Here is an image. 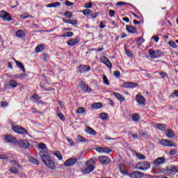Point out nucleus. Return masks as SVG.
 <instances>
[{
	"label": "nucleus",
	"mask_w": 178,
	"mask_h": 178,
	"mask_svg": "<svg viewBox=\"0 0 178 178\" xmlns=\"http://www.w3.org/2000/svg\"><path fill=\"white\" fill-rule=\"evenodd\" d=\"M40 159H42L44 165H46V166L49 168V169H52V170L55 169L56 168L55 162L52 161V159L51 158V156H49L47 154H43L40 156Z\"/></svg>",
	"instance_id": "1"
},
{
	"label": "nucleus",
	"mask_w": 178,
	"mask_h": 178,
	"mask_svg": "<svg viewBox=\"0 0 178 178\" xmlns=\"http://www.w3.org/2000/svg\"><path fill=\"white\" fill-rule=\"evenodd\" d=\"M135 168L138 170H148L151 168V165L148 161H140L136 165Z\"/></svg>",
	"instance_id": "2"
},
{
	"label": "nucleus",
	"mask_w": 178,
	"mask_h": 178,
	"mask_svg": "<svg viewBox=\"0 0 178 178\" xmlns=\"http://www.w3.org/2000/svg\"><path fill=\"white\" fill-rule=\"evenodd\" d=\"M91 163H94V159H90L88 161L86 164L88 168H86L82 170V173H83V175H88L95 169V167H94Z\"/></svg>",
	"instance_id": "3"
},
{
	"label": "nucleus",
	"mask_w": 178,
	"mask_h": 178,
	"mask_svg": "<svg viewBox=\"0 0 178 178\" xmlns=\"http://www.w3.org/2000/svg\"><path fill=\"white\" fill-rule=\"evenodd\" d=\"M12 129L15 133H17L18 134H26L27 133V130H26V129L19 125H13Z\"/></svg>",
	"instance_id": "4"
},
{
	"label": "nucleus",
	"mask_w": 178,
	"mask_h": 178,
	"mask_svg": "<svg viewBox=\"0 0 178 178\" xmlns=\"http://www.w3.org/2000/svg\"><path fill=\"white\" fill-rule=\"evenodd\" d=\"M0 17L1 19H3L4 22H11L12 21V17L10 16V14H9L8 12L5 10H1L0 11Z\"/></svg>",
	"instance_id": "5"
},
{
	"label": "nucleus",
	"mask_w": 178,
	"mask_h": 178,
	"mask_svg": "<svg viewBox=\"0 0 178 178\" xmlns=\"http://www.w3.org/2000/svg\"><path fill=\"white\" fill-rule=\"evenodd\" d=\"M149 55L151 58L153 59H155L156 58H159L161 55H162V52L160 50H154L152 49H149Z\"/></svg>",
	"instance_id": "6"
},
{
	"label": "nucleus",
	"mask_w": 178,
	"mask_h": 178,
	"mask_svg": "<svg viewBox=\"0 0 178 178\" xmlns=\"http://www.w3.org/2000/svg\"><path fill=\"white\" fill-rule=\"evenodd\" d=\"M160 144L164 147H176V143L170 140L163 139L160 140Z\"/></svg>",
	"instance_id": "7"
},
{
	"label": "nucleus",
	"mask_w": 178,
	"mask_h": 178,
	"mask_svg": "<svg viewBox=\"0 0 178 178\" xmlns=\"http://www.w3.org/2000/svg\"><path fill=\"white\" fill-rule=\"evenodd\" d=\"M128 176L131 178H143L144 176V173L140 171H134L128 174Z\"/></svg>",
	"instance_id": "8"
},
{
	"label": "nucleus",
	"mask_w": 178,
	"mask_h": 178,
	"mask_svg": "<svg viewBox=\"0 0 178 178\" xmlns=\"http://www.w3.org/2000/svg\"><path fill=\"white\" fill-rule=\"evenodd\" d=\"M76 163H77V159L70 158L65 161L64 165L68 168H70V166H73L76 165Z\"/></svg>",
	"instance_id": "9"
},
{
	"label": "nucleus",
	"mask_w": 178,
	"mask_h": 178,
	"mask_svg": "<svg viewBox=\"0 0 178 178\" xmlns=\"http://www.w3.org/2000/svg\"><path fill=\"white\" fill-rule=\"evenodd\" d=\"M135 99H136V102H138V104H139V105H145V104L147 103L145 98L143 97V96L140 95H136L135 97Z\"/></svg>",
	"instance_id": "10"
},
{
	"label": "nucleus",
	"mask_w": 178,
	"mask_h": 178,
	"mask_svg": "<svg viewBox=\"0 0 178 178\" xmlns=\"http://www.w3.org/2000/svg\"><path fill=\"white\" fill-rule=\"evenodd\" d=\"M80 84L81 86H79V88H81V90H82V91H83L84 92H91V91H92L90 86L83 83V81H80Z\"/></svg>",
	"instance_id": "11"
},
{
	"label": "nucleus",
	"mask_w": 178,
	"mask_h": 178,
	"mask_svg": "<svg viewBox=\"0 0 178 178\" xmlns=\"http://www.w3.org/2000/svg\"><path fill=\"white\" fill-rule=\"evenodd\" d=\"M138 84L134 82H125L122 84L123 88H136Z\"/></svg>",
	"instance_id": "12"
},
{
	"label": "nucleus",
	"mask_w": 178,
	"mask_h": 178,
	"mask_svg": "<svg viewBox=\"0 0 178 178\" xmlns=\"http://www.w3.org/2000/svg\"><path fill=\"white\" fill-rule=\"evenodd\" d=\"M177 168L175 165H169L165 168V172H167L168 175H172V173H177Z\"/></svg>",
	"instance_id": "13"
},
{
	"label": "nucleus",
	"mask_w": 178,
	"mask_h": 178,
	"mask_svg": "<svg viewBox=\"0 0 178 178\" xmlns=\"http://www.w3.org/2000/svg\"><path fill=\"white\" fill-rule=\"evenodd\" d=\"M100 60L101 62H102V63H104V65H106V66H107L108 67H112V63H111V61L108 58H106V56H102L100 58Z\"/></svg>",
	"instance_id": "14"
},
{
	"label": "nucleus",
	"mask_w": 178,
	"mask_h": 178,
	"mask_svg": "<svg viewBox=\"0 0 178 178\" xmlns=\"http://www.w3.org/2000/svg\"><path fill=\"white\" fill-rule=\"evenodd\" d=\"M19 145L23 149H27V147H29L30 143H29V140H22L19 142Z\"/></svg>",
	"instance_id": "15"
},
{
	"label": "nucleus",
	"mask_w": 178,
	"mask_h": 178,
	"mask_svg": "<svg viewBox=\"0 0 178 178\" xmlns=\"http://www.w3.org/2000/svg\"><path fill=\"white\" fill-rule=\"evenodd\" d=\"M79 73H85V72H90L91 67L90 65H80L79 66Z\"/></svg>",
	"instance_id": "16"
},
{
	"label": "nucleus",
	"mask_w": 178,
	"mask_h": 178,
	"mask_svg": "<svg viewBox=\"0 0 178 178\" xmlns=\"http://www.w3.org/2000/svg\"><path fill=\"white\" fill-rule=\"evenodd\" d=\"M80 42V40L79 38L75 39H71L67 42V45L69 47H74V45H76V44H79Z\"/></svg>",
	"instance_id": "17"
},
{
	"label": "nucleus",
	"mask_w": 178,
	"mask_h": 178,
	"mask_svg": "<svg viewBox=\"0 0 178 178\" xmlns=\"http://www.w3.org/2000/svg\"><path fill=\"white\" fill-rule=\"evenodd\" d=\"M113 95H114V97H115V98H117V99H118V101H120V102H124V101H126V98H124V96L120 95V93L114 92L113 93Z\"/></svg>",
	"instance_id": "18"
},
{
	"label": "nucleus",
	"mask_w": 178,
	"mask_h": 178,
	"mask_svg": "<svg viewBox=\"0 0 178 178\" xmlns=\"http://www.w3.org/2000/svg\"><path fill=\"white\" fill-rule=\"evenodd\" d=\"M5 140L7 141V143H17V139L10 135L6 136Z\"/></svg>",
	"instance_id": "19"
},
{
	"label": "nucleus",
	"mask_w": 178,
	"mask_h": 178,
	"mask_svg": "<svg viewBox=\"0 0 178 178\" xmlns=\"http://www.w3.org/2000/svg\"><path fill=\"white\" fill-rule=\"evenodd\" d=\"M26 77H27L26 74H16L10 76V79H20L21 80H23V79H26Z\"/></svg>",
	"instance_id": "20"
},
{
	"label": "nucleus",
	"mask_w": 178,
	"mask_h": 178,
	"mask_svg": "<svg viewBox=\"0 0 178 178\" xmlns=\"http://www.w3.org/2000/svg\"><path fill=\"white\" fill-rule=\"evenodd\" d=\"M99 161L102 163H104V165H108V163H109V158L106 156H99Z\"/></svg>",
	"instance_id": "21"
},
{
	"label": "nucleus",
	"mask_w": 178,
	"mask_h": 178,
	"mask_svg": "<svg viewBox=\"0 0 178 178\" xmlns=\"http://www.w3.org/2000/svg\"><path fill=\"white\" fill-rule=\"evenodd\" d=\"M126 29L128 31V33H131V34H136L137 31V29H136V27L130 25H127Z\"/></svg>",
	"instance_id": "22"
},
{
	"label": "nucleus",
	"mask_w": 178,
	"mask_h": 178,
	"mask_svg": "<svg viewBox=\"0 0 178 178\" xmlns=\"http://www.w3.org/2000/svg\"><path fill=\"white\" fill-rule=\"evenodd\" d=\"M15 62L17 67H19V69H20V70H22L24 73L26 72V68H24V65H23V63L17 60H15Z\"/></svg>",
	"instance_id": "23"
},
{
	"label": "nucleus",
	"mask_w": 178,
	"mask_h": 178,
	"mask_svg": "<svg viewBox=\"0 0 178 178\" xmlns=\"http://www.w3.org/2000/svg\"><path fill=\"white\" fill-rule=\"evenodd\" d=\"M15 35L17 38H23V37H26V33L23 30H18L15 33Z\"/></svg>",
	"instance_id": "24"
},
{
	"label": "nucleus",
	"mask_w": 178,
	"mask_h": 178,
	"mask_svg": "<svg viewBox=\"0 0 178 178\" xmlns=\"http://www.w3.org/2000/svg\"><path fill=\"white\" fill-rule=\"evenodd\" d=\"M154 165H161L162 163H165V158L159 157L154 161Z\"/></svg>",
	"instance_id": "25"
},
{
	"label": "nucleus",
	"mask_w": 178,
	"mask_h": 178,
	"mask_svg": "<svg viewBox=\"0 0 178 178\" xmlns=\"http://www.w3.org/2000/svg\"><path fill=\"white\" fill-rule=\"evenodd\" d=\"M58 6H60V3L56 1L51 3L47 4L46 8H58Z\"/></svg>",
	"instance_id": "26"
},
{
	"label": "nucleus",
	"mask_w": 178,
	"mask_h": 178,
	"mask_svg": "<svg viewBox=\"0 0 178 178\" xmlns=\"http://www.w3.org/2000/svg\"><path fill=\"white\" fill-rule=\"evenodd\" d=\"M52 154L53 155L56 156V158H58L59 161H62V159H63V156H62V154L60 153V152H52Z\"/></svg>",
	"instance_id": "27"
},
{
	"label": "nucleus",
	"mask_w": 178,
	"mask_h": 178,
	"mask_svg": "<svg viewBox=\"0 0 178 178\" xmlns=\"http://www.w3.org/2000/svg\"><path fill=\"white\" fill-rule=\"evenodd\" d=\"M44 49H45V45H44V44H40L35 47L36 52H42V51H44Z\"/></svg>",
	"instance_id": "28"
},
{
	"label": "nucleus",
	"mask_w": 178,
	"mask_h": 178,
	"mask_svg": "<svg viewBox=\"0 0 178 178\" xmlns=\"http://www.w3.org/2000/svg\"><path fill=\"white\" fill-rule=\"evenodd\" d=\"M86 132L88 134H90V136H95V134H97V131H95V130L91 127H88L86 130Z\"/></svg>",
	"instance_id": "29"
},
{
	"label": "nucleus",
	"mask_w": 178,
	"mask_h": 178,
	"mask_svg": "<svg viewBox=\"0 0 178 178\" xmlns=\"http://www.w3.org/2000/svg\"><path fill=\"white\" fill-rule=\"evenodd\" d=\"M10 172H12L13 175H17L19 173V167L15 165L10 169Z\"/></svg>",
	"instance_id": "30"
},
{
	"label": "nucleus",
	"mask_w": 178,
	"mask_h": 178,
	"mask_svg": "<svg viewBox=\"0 0 178 178\" xmlns=\"http://www.w3.org/2000/svg\"><path fill=\"white\" fill-rule=\"evenodd\" d=\"M8 83H9L10 87H13V88H16V87H17V81H16L13 79L9 80Z\"/></svg>",
	"instance_id": "31"
},
{
	"label": "nucleus",
	"mask_w": 178,
	"mask_h": 178,
	"mask_svg": "<svg viewBox=\"0 0 178 178\" xmlns=\"http://www.w3.org/2000/svg\"><path fill=\"white\" fill-rule=\"evenodd\" d=\"M166 136L168 137V138H173V137H175V133H173L172 129H168Z\"/></svg>",
	"instance_id": "32"
},
{
	"label": "nucleus",
	"mask_w": 178,
	"mask_h": 178,
	"mask_svg": "<svg viewBox=\"0 0 178 178\" xmlns=\"http://www.w3.org/2000/svg\"><path fill=\"white\" fill-rule=\"evenodd\" d=\"M91 108H93V109H99V108H102V104L94 103L91 105Z\"/></svg>",
	"instance_id": "33"
},
{
	"label": "nucleus",
	"mask_w": 178,
	"mask_h": 178,
	"mask_svg": "<svg viewBox=\"0 0 178 178\" xmlns=\"http://www.w3.org/2000/svg\"><path fill=\"white\" fill-rule=\"evenodd\" d=\"M156 127L158 130H161V131H163V130H166V126L163 124H157Z\"/></svg>",
	"instance_id": "34"
},
{
	"label": "nucleus",
	"mask_w": 178,
	"mask_h": 178,
	"mask_svg": "<svg viewBox=\"0 0 178 178\" xmlns=\"http://www.w3.org/2000/svg\"><path fill=\"white\" fill-rule=\"evenodd\" d=\"M132 120L134 122H138L140 120V115L138 113H134L132 115Z\"/></svg>",
	"instance_id": "35"
},
{
	"label": "nucleus",
	"mask_w": 178,
	"mask_h": 178,
	"mask_svg": "<svg viewBox=\"0 0 178 178\" xmlns=\"http://www.w3.org/2000/svg\"><path fill=\"white\" fill-rule=\"evenodd\" d=\"M10 156V154H0V159L8 160L9 159Z\"/></svg>",
	"instance_id": "36"
},
{
	"label": "nucleus",
	"mask_w": 178,
	"mask_h": 178,
	"mask_svg": "<svg viewBox=\"0 0 178 178\" xmlns=\"http://www.w3.org/2000/svg\"><path fill=\"white\" fill-rule=\"evenodd\" d=\"M99 118L102 120H108V115L106 113H101L99 114Z\"/></svg>",
	"instance_id": "37"
},
{
	"label": "nucleus",
	"mask_w": 178,
	"mask_h": 178,
	"mask_svg": "<svg viewBox=\"0 0 178 178\" xmlns=\"http://www.w3.org/2000/svg\"><path fill=\"white\" fill-rule=\"evenodd\" d=\"M29 162H31V163H33V165H40V162H38V160L33 157L29 158Z\"/></svg>",
	"instance_id": "38"
},
{
	"label": "nucleus",
	"mask_w": 178,
	"mask_h": 178,
	"mask_svg": "<svg viewBox=\"0 0 178 178\" xmlns=\"http://www.w3.org/2000/svg\"><path fill=\"white\" fill-rule=\"evenodd\" d=\"M123 168H124V165L121 164L120 165V171L122 175H129V171L126 170V172H124V170H123Z\"/></svg>",
	"instance_id": "39"
},
{
	"label": "nucleus",
	"mask_w": 178,
	"mask_h": 178,
	"mask_svg": "<svg viewBox=\"0 0 178 178\" xmlns=\"http://www.w3.org/2000/svg\"><path fill=\"white\" fill-rule=\"evenodd\" d=\"M77 141L78 143H86V140L82 136H77Z\"/></svg>",
	"instance_id": "40"
},
{
	"label": "nucleus",
	"mask_w": 178,
	"mask_h": 178,
	"mask_svg": "<svg viewBox=\"0 0 178 178\" xmlns=\"http://www.w3.org/2000/svg\"><path fill=\"white\" fill-rule=\"evenodd\" d=\"M170 47H172V48H177V44H176V42L175 41H169L168 42Z\"/></svg>",
	"instance_id": "41"
},
{
	"label": "nucleus",
	"mask_w": 178,
	"mask_h": 178,
	"mask_svg": "<svg viewBox=\"0 0 178 178\" xmlns=\"http://www.w3.org/2000/svg\"><path fill=\"white\" fill-rule=\"evenodd\" d=\"M103 83L106 84V86H109V80H108V77L106 76H103Z\"/></svg>",
	"instance_id": "42"
},
{
	"label": "nucleus",
	"mask_w": 178,
	"mask_h": 178,
	"mask_svg": "<svg viewBox=\"0 0 178 178\" xmlns=\"http://www.w3.org/2000/svg\"><path fill=\"white\" fill-rule=\"evenodd\" d=\"M57 116L59 118V119H60V120H63V122H64V120H66L65 115L62 113H57Z\"/></svg>",
	"instance_id": "43"
},
{
	"label": "nucleus",
	"mask_w": 178,
	"mask_h": 178,
	"mask_svg": "<svg viewBox=\"0 0 178 178\" xmlns=\"http://www.w3.org/2000/svg\"><path fill=\"white\" fill-rule=\"evenodd\" d=\"M139 136H140V137H143V138H148V134H147V132H140L139 133Z\"/></svg>",
	"instance_id": "44"
},
{
	"label": "nucleus",
	"mask_w": 178,
	"mask_h": 178,
	"mask_svg": "<svg viewBox=\"0 0 178 178\" xmlns=\"http://www.w3.org/2000/svg\"><path fill=\"white\" fill-rule=\"evenodd\" d=\"M92 13V11H91L90 9H86L83 11V14L84 15V16L90 15V13Z\"/></svg>",
	"instance_id": "45"
},
{
	"label": "nucleus",
	"mask_w": 178,
	"mask_h": 178,
	"mask_svg": "<svg viewBox=\"0 0 178 178\" xmlns=\"http://www.w3.org/2000/svg\"><path fill=\"white\" fill-rule=\"evenodd\" d=\"M136 156L140 160L145 159V156L143 154L136 153Z\"/></svg>",
	"instance_id": "46"
},
{
	"label": "nucleus",
	"mask_w": 178,
	"mask_h": 178,
	"mask_svg": "<svg viewBox=\"0 0 178 178\" xmlns=\"http://www.w3.org/2000/svg\"><path fill=\"white\" fill-rule=\"evenodd\" d=\"M111 152H112V149H111L108 147H103V153L109 154Z\"/></svg>",
	"instance_id": "47"
},
{
	"label": "nucleus",
	"mask_w": 178,
	"mask_h": 178,
	"mask_svg": "<svg viewBox=\"0 0 178 178\" xmlns=\"http://www.w3.org/2000/svg\"><path fill=\"white\" fill-rule=\"evenodd\" d=\"M86 110H84V108L80 107L76 110V113H85Z\"/></svg>",
	"instance_id": "48"
},
{
	"label": "nucleus",
	"mask_w": 178,
	"mask_h": 178,
	"mask_svg": "<svg viewBox=\"0 0 178 178\" xmlns=\"http://www.w3.org/2000/svg\"><path fill=\"white\" fill-rule=\"evenodd\" d=\"M65 17H68V19H71V17H72L73 14H72V13L67 11L65 13Z\"/></svg>",
	"instance_id": "49"
},
{
	"label": "nucleus",
	"mask_w": 178,
	"mask_h": 178,
	"mask_svg": "<svg viewBox=\"0 0 178 178\" xmlns=\"http://www.w3.org/2000/svg\"><path fill=\"white\" fill-rule=\"evenodd\" d=\"M125 54L126 55H127V56H129L130 58L133 56V53H131V51L127 49H125Z\"/></svg>",
	"instance_id": "50"
},
{
	"label": "nucleus",
	"mask_w": 178,
	"mask_h": 178,
	"mask_svg": "<svg viewBox=\"0 0 178 178\" xmlns=\"http://www.w3.org/2000/svg\"><path fill=\"white\" fill-rule=\"evenodd\" d=\"M108 15H109L110 17H113V16H115V15H116V12L113 10H110Z\"/></svg>",
	"instance_id": "51"
},
{
	"label": "nucleus",
	"mask_w": 178,
	"mask_h": 178,
	"mask_svg": "<svg viewBox=\"0 0 178 178\" xmlns=\"http://www.w3.org/2000/svg\"><path fill=\"white\" fill-rule=\"evenodd\" d=\"M39 148H40V149H47V145L40 143L39 144Z\"/></svg>",
	"instance_id": "52"
},
{
	"label": "nucleus",
	"mask_w": 178,
	"mask_h": 178,
	"mask_svg": "<svg viewBox=\"0 0 178 178\" xmlns=\"http://www.w3.org/2000/svg\"><path fill=\"white\" fill-rule=\"evenodd\" d=\"M128 136H132L133 138H138V135L132 132H129Z\"/></svg>",
	"instance_id": "53"
},
{
	"label": "nucleus",
	"mask_w": 178,
	"mask_h": 178,
	"mask_svg": "<svg viewBox=\"0 0 178 178\" xmlns=\"http://www.w3.org/2000/svg\"><path fill=\"white\" fill-rule=\"evenodd\" d=\"M67 140L71 147H73V145H74V142L73 141V140H72L69 138H67Z\"/></svg>",
	"instance_id": "54"
},
{
	"label": "nucleus",
	"mask_w": 178,
	"mask_h": 178,
	"mask_svg": "<svg viewBox=\"0 0 178 178\" xmlns=\"http://www.w3.org/2000/svg\"><path fill=\"white\" fill-rule=\"evenodd\" d=\"M95 150L100 154H104V147H97Z\"/></svg>",
	"instance_id": "55"
},
{
	"label": "nucleus",
	"mask_w": 178,
	"mask_h": 178,
	"mask_svg": "<svg viewBox=\"0 0 178 178\" xmlns=\"http://www.w3.org/2000/svg\"><path fill=\"white\" fill-rule=\"evenodd\" d=\"M32 98L33 99H35V101H38L40 99V95H37V94H33L32 95Z\"/></svg>",
	"instance_id": "56"
},
{
	"label": "nucleus",
	"mask_w": 178,
	"mask_h": 178,
	"mask_svg": "<svg viewBox=\"0 0 178 178\" xmlns=\"http://www.w3.org/2000/svg\"><path fill=\"white\" fill-rule=\"evenodd\" d=\"M84 8H86L87 9H90V8H92V3H86L84 5Z\"/></svg>",
	"instance_id": "57"
},
{
	"label": "nucleus",
	"mask_w": 178,
	"mask_h": 178,
	"mask_svg": "<svg viewBox=\"0 0 178 178\" xmlns=\"http://www.w3.org/2000/svg\"><path fill=\"white\" fill-rule=\"evenodd\" d=\"M70 24H72V26H76V24H77V20L70 19Z\"/></svg>",
	"instance_id": "58"
},
{
	"label": "nucleus",
	"mask_w": 178,
	"mask_h": 178,
	"mask_svg": "<svg viewBox=\"0 0 178 178\" xmlns=\"http://www.w3.org/2000/svg\"><path fill=\"white\" fill-rule=\"evenodd\" d=\"M152 40H154V41H155V42H159V38L158 35H154L152 38Z\"/></svg>",
	"instance_id": "59"
},
{
	"label": "nucleus",
	"mask_w": 178,
	"mask_h": 178,
	"mask_svg": "<svg viewBox=\"0 0 178 178\" xmlns=\"http://www.w3.org/2000/svg\"><path fill=\"white\" fill-rule=\"evenodd\" d=\"M160 76H161L163 79H166V77H168V74H166L165 72H160Z\"/></svg>",
	"instance_id": "60"
},
{
	"label": "nucleus",
	"mask_w": 178,
	"mask_h": 178,
	"mask_svg": "<svg viewBox=\"0 0 178 178\" xmlns=\"http://www.w3.org/2000/svg\"><path fill=\"white\" fill-rule=\"evenodd\" d=\"M8 105H9V103H8V102H6V101L1 102V106L3 108H5L6 106H8Z\"/></svg>",
	"instance_id": "61"
},
{
	"label": "nucleus",
	"mask_w": 178,
	"mask_h": 178,
	"mask_svg": "<svg viewBox=\"0 0 178 178\" xmlns=\"http://www.w3.org/2000/svg\"><path fill=\"white\" fill-rule=\"evenodd\" d=\"M65 5L66 6H73V5H74V3L67 1H65Z\"/></svg>",
	"instance_id": "62"
},
{
	"label": "nucleus",
	"mask_w": 178,
	"mask_h": 178,
	"mask_svg": "<svg viewBox=\"0 0 178 178\" xmlns=\"http://www.w3.org/2000/svg\"><path fill=\"white\" fill-rule=\"evenodd\" d=\"M114 76H115V77H120V72H119V71H115V72H114Z\"/></svg>",
	"instance_id": "63"
},
{
	"label": "nucleus",
	"mask_w": 178,
	"mask_h": 178,
	"mask_svg": "<svg viewBox=\"0 0 178 178\" xmlns=\"http://www.w3.org/2000/svg\"><path fill=\"white\" fill-rule=\"evenodd\" d=\"M21 17H22V19H27V18H29V15L24 13L23 15H21Z\"/></svg>",
	"instance_id": "64"
}]
</instances>
